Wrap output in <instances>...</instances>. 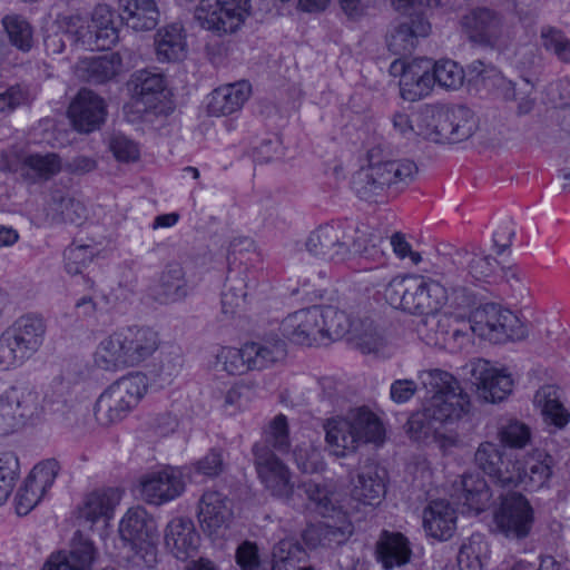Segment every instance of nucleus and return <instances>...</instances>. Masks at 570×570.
<instances>
[{"label":"nucleus","mask_w":570,"mask_h":570,"mask_svg":"<svg viewBox=\"0 0 570 570\" xmlns=\"http://www.w3.org/2000/svg\"><path fill=\"white\" fill-rule=\"evenodd\" d=\"M311 508L324 520L308 527L303 539L315 548L343 542L352 533L353 513L360 503L377 505L385 495V474L375 465L364 466L352 481L350 497L334 484H309L305 489Z\"/></svg>","instance_id":"f257e3e1"},{"label":"nucleus","mask_w":570,"mask_h":570,"mask_svg":"<svg viewBox=\"0 0 570 570\" xmlns=\"http://www.w3.org/2000/svg\"><path fill=\"white\" fill-rule=\"evenodd\" d=\"M420 382L432 394L431 401L424 411L409 419L406 432L413 441L434 445L443 454L452 453L461 445L453 423L464 413L468 397L453 376L440 370L423 371Z\"/></svg>","instance_id":"f03ea898"},{"label":"nucleus","mask_w":570,"mask_h":570,"mask_svg":"<svg viewBox=\"0 0 570 570\" xmlns=\"http://www.w3.org/2000/svg\"><path fill=\"white\" fill-rule=\"evenodd\" d=\"M475 462L501 489L539 492L549 487L553 475V459L541 450L503 459L498 445L485 441L475 452Z\"/></svg>","instance_id":"7ed1b4c3"},{"label":"nucleus","mask_w":570,"mask_h":570,"mask_svg":"<svg viewBox=\"0 0 570 570\" xmlns=\"http://www.w3.org/2000/svg\"><path fill=\"white\" fill-rule=\"evenodd\" d=\"M42 32L46 49L51 53L62 52L66 40L81 42L91 50H106L119 38L115 12L105 3L95 7L86 27L80 16L50 14L43 22Z\"/></svg>","instance_id":"20e7f679"},{"label":"nucleus","mask_w":570,"mask_h":570,"mask_svg":"<svg viewBox=\"0 0 570 570\" xmlns=\"http://www.w3.org/2000/svg\"><path fill=\"white\" fill-rule=\"evenodd\" d=\"M158 348V335L145 327H125L104 336L95 352L94 363L104 371L116 372L137 366Z\"/></svg>","instance_id":"39448f33"},{"label":"nucleus","mask_w":570,"mask_h":570,"mask_svg":"<svg viewBox=\"0 0 570 570\" xmlns=\"http://www.w3.org/2000/svg\"><path fill=\"white\" fill-rule=\"evenodd\" d=\"M325 442L331 454L347 456L361 443H383L385 430L379 417L371 411L358 409L344 417H333L324 425Z\"/></svg>","instance_id":"423d86ee"},{"label":"nucleus","mask_w":570,"mask_h":570,"mask_svg":"<svg viewBox=\"0 0 570 570\" xmlns=\"http://www.w3.org/2000/svg\"><path fill=\"white\" fill-rule=\"evenodd\" d=\"M120 558L136 567H151L157 560L158 527L145 508L127 510L119 522Z\"/></svg>","instance_id":"0eeeda50"},{"label":"nucleus","mask_w":570,"mask_h":570,"mask_svg":"<svg viewBox=\"0 0 570 570\" xmlns=\"http://www.w3.org/2000/svg\"><path fill=\"white\" fill-rule=\"evenodd\" d=\"M448 298V291L440 282L417 276L395 277L385 289V299L392 307L410 313H435Z\"/></svg>","instance_id":"6e6552de"},{"label":"nucleus","mask_w":570,"mask_h":570,"mask_svg":"<svg viewBox=\"0 0 570 570\" xmlns=\"http://www.w3.org/2000/svg\"><path fill=\"white\" fill-rule=\"evenodd\" d=\"M147 394L148 379L141 371L119 377L108 385L97 400V422L108 426L122 421Z\"/></svg>","instance_id":"1a4fd4ad"},{"label":"nucleus","mask_w":570,"mask_h":570,"mask_svg":"<svg viewBox=\"0 0 570 570\" xmlns=\"http://www.w3.org/2000/svg\"><path fill=\"white\" fill-rule=\"evenodd\" d=\"M474 114L462 106L431 105L420 115L419 134L436 142H458L473 135Z\"/></svg>","instance_id":"9d476101"},{"label":"nucleus","mask_w":570,"mask_h":570,"mask_svg":"<svg viewBox=\"0 0 570 570\" xmlns=\"http://www.w3.org/2000/svg\"><path fill=\"white\" fill-rule=\"evenodd\" d=\"M129 100L124 105V117L128 122L149 120L151 115L164 111L167 100L166 81L155 70H138L127 85Z\"/></svg>","instance_id":"9b49d317"},{"label":"nucleus","mask_w":570,"mask_h":570,"mask_svg":"<svg viewBox=\"0 0 570 570\" xmlns=\"http://www.w3.org/2000/svg\"><path fill=\"white\" fill-rule=\"evenodd\" d=\"M253 13V0H199L194 9L198 26L217 36L238 32Z\"/></svg>","instance_id":"f8f14e48"},{"label":"nucleus","mask_w":570,"mask_h":570,"mask_svg":"<svg viewBox=\"0 0 570 570\" xmlns=\"http://www.w3.org/2000/svg\"><path fill=\"white\" fill-rule=\"evenodd\" d=\"M40 396L26 387L12 386L0 395V436H10L35 426L42 416Z\"/></svg>","instance_id":"ddd939ff"},{"label":"nucleus","mask_w":570,"mask_h":570,"mask_svg":"<svg viewBox=\"0 0 570 570\" xmlns=\"http://www.w3.org/2000/svg\"><path fill=\"white\" fill-rule=\"evenodd\" d=\"M501 493L493 511L494 530L508 539L527 538L534 523V509L530 500L521 492L505 489Z\"/></svg>","instance_id":"4468645a"},{"label":"nucleus","mask_w":570,"mask_h":570,"mask_svg":"<svg viewBox=\"0 0 570 570\" xmlns=\"http://www.w3.org/2000/svg\"><path fill=\"white\" fill-rule=\"evenodd\" d=\"M469 323L475 335L492 343L520 340L527 334L523 323L515 314L494 304L475 308Z\"/></svg>","instance_id":"2eb2a0df"},{"label":"nucleus","mask_w":570,"mask_h":570,"mask_svg":"<svg viewBox=\"0 0 570 570\" xmlns=\"http://www.w3.org/2000/svg\"><path fill=\"white\" fill-rule=\"evenodd\" d=\"M193 474L188 468L161 466L139 478L136 492L149 504L161 505L177 499L185 490Z\"/></svg>","instance_id":"dca6fc26"},{"label":"nucleus","mask_w":570,"mask_h":570,"mask_svg":"<svg viewBox=\"0 0 570 570\" xmlns=\"http://www.w3.org/2000/svg\"><path fill=\"white\" fill-rule=\"evenodd\" d=\"M285 354L279 341H266L262 344L248 343L242 348L222 347L216 355L217 363L230 374H242L252 368L265 367L281 360Z\"/></svg>","instance_id":"f3484780"},{"label":"nucleus","mask_w":570,"mask_h":570,"mask_svg":"<svg viewBox=\"0 0 570 570\" xmlns=\"http://www.w3.org/2000/svg\"><path fill=\"white\" fill-rule=\"evenodd\" d=\"M415 166L407 160H396L391 150L381 145L366 153L356 179L362 183L390 185L404 181L413 176Z\"/></svg>","instance_id":"a211bd4d"},{"label":"nucleus","mask_w":570,"mask_h":570,"mask_svg":"<svg viewBox=\"0 0 570 570\" xmlns=\"http://www.w3.org/2000/svg\"><path fill=\"white\" fill-rule=\"evenodd\" d=\"M390 72L397 79L400 95L405 100H421L434 89L433 61L429 59L395 60Z\"/></svg>","instance_id":"6ab92c4d"},{"label":"nucleus","mask_w":570,"mask_h":570,"mask_svg":"<svg viewBox=\"0 0 570 570\" xmlns=\"http://www.w3.org/2000/svg\"><path fill=\"white\" fill-rule=\"evenodd\" d=\"M59 472L56 460H45L37 463L20 484L16 495L18 514L29 513L53 485Z\"/></svg>","instance_id":"aec40b11"},{"label":"nucleus","mask_w":570,"mask_h":570,"mask_svg":"<svg viewBox=\"0 0 570 570\" xmlns=\"http://www.w3.org/2000/svg\"><path fill=\"white\" fill-rule=\"evenodd\" d=\"M121 501V492L116 488L94 490L88 493L77 510L80 527L104 530L115 515Z\"/></svg>","instance_id":"412c9836"},{"label":"nucleus","mask_w":570,"mask_h":570,"mask_svg":"<svg viewBox=\"0 0 570 570\" xmlns=\"http://www.w3.org/2000/svg\"><path fill=\"white\" fill-rule=\"evenodd\" d=\"M479 396L489 403L504 401L513 391L514 379L504 366L479 361L472 370Z\"/></svg>","instance_id":"4be33fe9"},{"label":"nucleus","mask_w":570,"mask_h":570,"mask_svg":"<svg viewBox=\"0 0 570 570\" xmlns=\"http://www.w3.org/2000/svg\"><path fill=\"white\" fill-rule=\"evenodd\" d=\"M323 308L311 307L288 315L282 323V333L301 345L324 343Z\"/></svg>","instance_id":"5701e85b"},{"label":"nucleus","mask_w":570,"mask_h":570,"mask_svg":"<svg viewBox=\"0 0 570 570\" xmlns=\"http://www.w3.org/2000/svg\"><path fill=\"white\" fill-rule=\"evenodd\" d=\"M164 543L170 554L186 561L198 552L200 534L190 518L177 515L169 520L164 530Z\"/></svg>","instance_id":"b1692460"},{"label":"nucleus","mask_w":570,"mask_h":570,"mask_svg":"<svg viewBox=\"0 0 570 570\" xmlns=\"http://www.w3.org/2000/svg\"><path fill=\"white\" fill-rule=\"evenodd\" d=\"M256 468L259 479L275 497L292 500L294 484L287 469L267 449L255 446Z\"/></svg>","instance_id":"393cba45"},{"label":"nucleus","mask_w":570,"mask_h":570,"mask_svg":"<svg viewBox=\"0 0 570 570\" xmlns=\"http://www.w3.org/2000/svg\"><path fill=\"white\" fill-rule=\"evenodd\" d=\"M68 116L77 130L94 131L105 121V101L90 90H81L71 101Z\"/></svg>","instance_id":"a878e982"},{"label":"nucleus","mask_w":570,"mask_h":570,"mask_svg":"<svg viewBox=\"0 0 570 570\" xmlns=\"http://www.w3.org/2000/svg\"><path fill=\"white\" fill-rule=\"evenodd\" d=\"M96 560V549L88 538L77 532L69 551L53 553L43 570H90Z\"/></svg>","instance_id":"bb28decb"},{"label":"nucleus","mask_w":570,"mask_h":570,"mask_svg":"<svg viewBox=\"0 0 570 570\" xmlns=\"http://www.w3.org/2000/svg\"><path fill=\"white\" fill-rule=\"evenodd\" d=\"M252 95L248 81H237L216 88L207 101V111L216 117L228 116L243 109Z\"/></svg>","instance_id":"cd10ccee"},{"label":"nucleus","mask_w":570,"mask_h":570,"mask_svg":"<svg viewBox=\"0 0 570 570\" xmlns=\"http://www.w3.org/2000/svg\"><path fill=\"white\" fill-rule=\"evenodd\" d=\"M455 500L462 504L461 512L468 515H478L484 511L491 499L489 488L479 474H466L455 490Z\"/></svg>","instance_id":"c85d7f7f"},{"label":"nucleus","mask_w":570,"mask_h":570,"mask_svg":"<svg viewBox=\"0 0 570 570\" xmlns=\"http://www.w3.org/2000/svg\"><path fill=\"white\" fill-rule=\"evenodd\" d=\"M533 404L549 425L563 429L570 422V412L563 405L560 389L556 385L541 386L534 394Z\"/></svg>","instance_id":"c756f323"},{"label":"nucleus","mask_w":570,"mask_h":570,"mask_svg":"<svg viewBox=\"0 0 570 570\" xmlns=\"http://www.w3.org/2000/svg\"><path fill=\"white\" fill-rule=\"evenodd\" d=\"M230 508L226 498L218 492H206L200 499L198 518L205 531L210 535L219 534L230 518Z\"/></svg>","instance_id":"7c9ffc66"},{"label":"nucleus","mask_w":570,"mask_h":570,"mask_svg":"<svg viewBox=\"0 0 570 570\" xmlns=\"http://www.w3.org/2000/svg\"><path fill=\"white\" fill-rule=\"evenodd\" d=\"M306 247L312 255L325 261L340 262L347 257V249L341 242L340 230L333 226H323L313 232Z\"/></svg>","instance_id":"2f4dec72"},{"label":"nucleus","mask_w":570,"mask_h":570,"mask_svg":"<svg viewBox=\"0 0 570 570\" xmlns=\"http://www.w3.org/2000/svg\"><path fill=\"white\" fill-rule=\"evenodd\" d=\"M456 517L454 510L442 499L430 502L423 513L425 532L435 539L446 540L455 530Z\"/></svg>","instance_id":"473e14b6"},{"label":"nucleus","mask_w":570,"mask_h":570,"mask_svg":"<svg viewBox=\"0 0 570 570\" xmlns=\"http://www.w3.org/2000/svg\"><path fill=\"white\" fill-rule=\"evenodd\" d=\"M119 8L127 26L136 31L154 29L160 12L156 0H119Z\"/></svg>","instance_id":"72a5a7b5"},{"label":"nucleus","mask_w":570,"mask_h":570,"mask_svg":"<svg viewBox=\"0 0 570 570\" xmlns=\"http://www.w3.org/2000/svg\"><path fill=\"white\" fill-rule=\"evenodd\" d=\"M158 60L179 61L187 56V42L184 28L179 23H170L160 28L155 37Z\"/></svg>","instance_id":"f704fd0d"},{"label":"nucleus","mask_w":570,"mask_h":570,"mask_svg":"<svg viewBox=\"0 0 570 570\" xmlns=\"http://www.w3.org/2000/svg\"><path fill=\"white\" fill-rule=\"evenodd\" d=\"M14 336L18 344L30 357L42 344L46 326L38 316H26L7 328Z\"/></svg>","instance_id":"c9c22d12"},{"label":"nucleus","mask_w":570,"mask_h":570,"mask_svg":"<svg viewBox=\"0 0 570 570\" xmlns=\"http://www.w3.org/2000/svg\"><path fill=\"white\" fill-rule=\"evenodd\" d=\"M411 550L406 539L400 533H383L377 543V556L384 568L390 569L406 563Z\"/></svg>","instance_id":"e433bc0d"},{"label":"nucleus","mask_w":570,"mask_h":570,"mask_svg":"<svg viewBox=\"0 0 570 570\" xmlns=\"http://www.w3.org/2000/svg\"><path fill=\"white\" fill-rule=\"evenodd\" d=\"M324 342L326 340L346 338L352 342L362 321H352L345 312L332 307L323 308Z\"/></svg>","instance_id":"4c0bfd02"},{"label":"nucleus","mask_w":570,"mask_h":570,"mask_svg":"<svg viewBox=\"0 0 570 570\" xmlns=\"http://www.w3.org/2000/svg\"><path fill=\"white\" fill-rule=\"evenodd\" d=\"M469 37L480 43L493 45L500 31V20L489 10H480L466 18Z\"/></svg>","instance_id":"58836bf2"},{"label":"nucleus","mask_w":570,"mask_h":570,"mask_svg":"<svg viewBox=\"0 0 570 570\" xmlns=\"http://www.w3.org/2000/svg\"><path fill=\"white\" fill-rule=\"evenodd\" d=\"M489 560V544L482 535H472L462 544L458 556L461 570H483Z\"/></svg>","instance_id":"ea45409f"},{"label":"nucleus","mask_w":570,"mask_h":570,"mask_svg":"<svg viewBox=\"0 0 570 570\" xmlns=\"http://www.w3.org/2000/svg\"><path fill=\"white\" fill-rule=\"evenodd\" d=\"M61 163L55 154H31L20 166L21 175L31 180L47 179L57 174Z\"/></svg>","instance_id":"a19ab883"},{"label":"nucleus","mask_w":570,"mask_h":570,"mask_svg":"<svg viewBox=\"0 0 570 570\" xmlns=\"http://www.w3.org/2000/svg\"><path fill=\"white\" fill-rule=\"evenodd\" d=\"M3 29L12 46L29 51L33 43V30L28 20L19 14H7L2 19Z\"/></svg>","instance_id":"79ce46f5"},{"label":"nucleus","mask_w":570,"mask_h":570,"mask_svg":"<svg viewBox=\"0 0 570 570\" xmlns=\"http://www.w3.org/2000/svg\"><path fill=\"white\" fill-rule=\"evenodd\" d=\"M497 436L505 448L523 449L531 440L530 428L515 419L502 420L498 425Z\"/></svg>","instance_id":"37998d69"},{"label":"nucleus","mask_w":570,"mask_h":570,"mask_svg":"<svg viewBox=\"0 0 570 570\" xmlns=\"http://www.w3.org/2000/svg\"><path fill=\"white\" fill-rule=\"evenodd\" d=\"M20 475V461L13 451L0 453V505L10 498Z\"/></svg>","instance_id":"c03bdc74"},{"label":"nucleus","mask_w":570,"mask_h":570,"mask_svg":"<svg viewBox=\"0 0 570 570\" xmlns=\"http://www.w3.org/2000/svg\"><path fill=\"white\" fill-rule=\"evenodd\" d=\"M354 343L363 353L387 356L390 348L385 337L371 324L360 323L356 335L352 336Z\"/></svg>","instance_id":"a18cd8bd"},{"label":"nucleus","mask_w":570,"mask_h":570,"mask_svg":"<svg viewBox=\"0 0 570 570\" xmlns=\"http://www.w3.org/2000/svg\"><path fill=\"white\" fill-rule=\"evenodd\" d=\"M434 87L438 85L448 90L459 89L465 78L463 68L451 59H441L433 62Z\"/></svg>","instance_id":"49530a36"},{"label":"nucleus","mask_w":570,"mask_h":570,"mask_svg":"<svg viewBox=\"0 0 570 570\" xmlns=\"http://www.w3.org/2000/svg\"><path fill=\"white\" fill-rule=\"evenodd\" d=\"M30 358L18 344L11 332L4 330L0 334V371H12Z\"/></svg>","instance_id":"de8ad7c7"},{"label":"nucleus","mask_w":570,"mask_h":570,"mask_svg":"<svg viewBox=\"0 0 570 570\" xmlns=\"http://www.w3.org/2000/svg\"><path fill=\"white\" fill-rule=\"evenodd\" d=\"M303 552L292 540L281 541L273 551L272 570H309L299 564Z\"/></svg>","instance_id":"09e8293b"},{"label":"nucleus","mask_w":570,"mask_h":570,"mask_svg":"<svg viewBox=\"0 0 570 570\" xmlns=\"http://www.w3.org/2000/svg\"><path fill=\"white\" fill-rule=\"evenodd\" d=\"M121 70L122 61L119 53H106L90 61L89 77L96 81H105L118 75Z\"/></svg>","instance_id":"8fccbe9b"},{"label":"nucleus","mask_w":570,"mask_h":570,"mask_svg":"<svg viewBox=\"0 0 570 570\" xmlns=\"http://www.w3.org/2000/svg\"><path fill=\"white\" fill-rule=\"evenodd\" d=\"M430 24L422 18L412 21V26H401L392 35V46L406 50L414 45V38L425 37L430 32Z\"/></svg>","instance_id":"3c124183"},{"label":"nucleus","mask_w":570,"mask_h":570,"mask_svg":"<svg viewBox=\"0 0 570 570\" xmlns=\"http://www.w3.org/2000/svg\"><path fill=\"white\" fill-rule=\"evenodd\" d=\"M179 372L180 365L171 362L161 363L159 366H155L142 372L148 379V392L153 390H161L170 385Z\"/></svg>","instance_id":"603ef678"},{"label":"nucleus","mask_w":570,"mask_h":570,"mask_svg":"<svg viewBox=\"0 0 570 570\" xmlns=\"http://www.w3.org/2000/svg\"><path fill=\"white\" fill-rule=\"evenodd\" d=\"M294 461L304 473H314L323 469L321 452L312 444H301L294 449Z\"/></svg>","instance_id":"864d4df0"},{"label":"nucleus","mask_w":570,"mask_h":570,"mask_svg":"<svg viewBox=\"0 0 570 570\" xmlns=\"http://www.w3.org/2000/svg\"><path fill=\"white\" fill-rule=\"evenodd\" d=\"M114 157L121 163H135L140 158V147L127 136L117 134L109 141Z\"/></svg>","instance_id":"5fc2aeb1"},{"label":"nucleus","mask_w":570,"mask_h":570,"mask_svg":"<svg viewBox=\"0 0 570 570\" xmlns=\"http://www.w3.org/2000/svg\"><path fill=\"white\" fill-rule=\"evenodd\" d=\"M543 47L552 51L559 59L563 61L570 60V42L564 36L552 28H546L541 33Z\"/></svg>","instance_id":"6e6d98bb"},{"label":"nucleus","mask_w":570,"mask_h":570,"mask_svg":"<svg viewBox=\"0 0 570 570\" xmlns=\"http://www.w3.org/2000/svg\"><path fill=\"white\" fill-rule=\"evenodd\" d=\"M91 261V250L85 246H73L65 250V269L70 275H77Z\"/></svg>","instance_id":"4d7b16f0"},{"label":"nucleus","mask_w":570,"mask_h":570,"mask_svg":"<svg viewBox=\"0 0 570 570\" xmlns=\"http://www.w3.org/2000/svg\"><path fill=\"white\" fill-rule=\"evenodd\" d=\"M287 421L284 415H277L268 425L265 432L266 442L274 449L282 452L288 441Z\"/></svg>","instance_id":"13d9d810"},{"label":"nucleus","mask_w":570,"mask_h":570,"mask_svg":"<svg viewBox=\"0 0 570 570\" xmlns=\"http://www.w3.org/2000/svg\"><path fill=\"white\" fill-rule=\"evenodd\" d=\"M473 70L478 72V77H480L481 81L485 86H492L500 90L505 91V98H512L509 91L512 89V83L508 81L497 69L494 68H483L482 62L474 63L472 66Z\"/></svg>","instance_id":"bf43d9fd"},{"label":"nucleus","mask_w":570,"mask_h":570,"mask_svg":"<svg viewBox=\"0 0 570 570\" xmlns=\"http://www.w3.org/2000/svg\"><path fill=\"white\" fill-rule=\"evenodd\" d=\"M81 210L79 203L71 198L61 197L53 199L49 205V215L52 220L61 218L69 222H75Z\"/></svg>","instance_id":"052dcab7"},{"label":"nucleus","mask_w":570,"mask_h":570,"mask_svg":"<svg viewBox=\"0 0 570 570\" xmlns=\"http://www.w3.org/2000/svg\"><path fill=\"white\" fill-rule=\"evenodd\" d=\"M236 562L242 570H265L257 547L249 542H244L238 547Z\"/></svg>","instance_id":"680f3d73"},{"label":"nucleus","mask_w":570,"mask_h":570,"mask_svg":"<svg viewBox=\"0 0 570 570\" xmlns=\"http://www.w3.org/2000/svg\"><path fill=\"white\" fill-rule=\"evenodd\" d=\"M222 455L217 451L209 452L206 456H204L200 461H198L195 465V471L191 472L193 480L197 482L196 474H202L205 476H213L220 472L222 470ZM193 471L191 468H189Z\"/></svg>","instance_id":"e2e57ef3"},{"label":"nucleus","mask_w":570,"mask_h":570,"mask_svg":"<svg viewBox=\"0 0 570 570\" xmlns=\"http://www.w3.org/2000/svg\"><path fill=\"white\" fill-rule=\"evenodd\" d=\"M170 279H166L165 276L163 277V285L165 287L166 294L171 299H177L185 295L184 279L179 268H175L170 271Z\"/></svg>","instance_id":"0e129e2a"},{"label":"nucleus","mask_w":570,"mask_h":570,"mask_svg":"<svg viewBox=\"0 0 570 570\" xmlns=\"http://www.w3.org/2000/svg\"><path fill=\"white\" fill-rule=\"evenodd\" d=\"M514 236V226L512 223L507 222L501 224L493 233V245L498 248L499 253L508 249Z\"/></svg>","instance_id":"69168bd1"},{"label":"nucleus","mask_w":570,"mask_h":570,"mask_svg":"<svg viewBox=\"0 0 570 570\" xmlns=\"http://www.w3.org/2000/svg\"><path fill=\"white\" fill-rule=\"evenodd\" d=\"M391 245L397 257L402 259L409 258L413 264H419L421 262V255L412 250L410 244L402 235H393L391 238Z\"/></svg>","instance_id":"338daca9"},{"label":"nucleus","mask_w":570,"mask_h":570,"mask_svg":"<svg viewBox=\"0 0 570 570\" xmlns=\"http://www.w3.org/2000/svg\"><path fill=\"white\" fill-rule=\"evenodd\" d=\"M24 100V94L20 87H11L0 91V112L13 110Z\"/></svg>","instance_id":"774afa93"}]
</instances>
